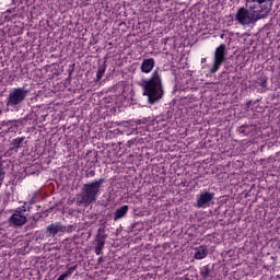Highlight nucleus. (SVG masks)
<instances>
[{
	"label": "nucleus",
	"instance_id": "1",
	"mask_svg": "<svg viewBox=\"0 0 280 280\" xmlns=\"http://www.w3.org/2000/svg\"><path fill=\"white\" fill-rule=\"evenodd\" d=\"M162 73L161 68H155L149 79L142 80L143 95L148 97L149 104H156L164 95Z\"/></svg>",
	"mask_w": 280,
	"mask_h": 280
},
{
	"label": "nucleus",
	"instance_id": "2",
	"mask_svg": "<svg viewBox=\"0 0 280 280\" xmlns=\"http://www.w3.org/2000/svg\"><path fill=\"white\" fill-rule=\"evenodd\" d=\"M106 179L98 178L84 184L81 191L77 195V205L79 207H90L97 200V196L102 194V187Z\"/></svg>",
	"mask_w": 280,
	"mask_h": 280
},
{
	"label": "nucleus",
	"instance_id": "3",
	"mask_svg": "<svg viewBox=\"0 0 280 280\" xmlns=\"http://www.w3.org/2000/svg\"><path fill=\"white\" fill-rule=\"evenodd\" d=\"M30 90L25 88H13L5 100V106L9 110H19L21 104L27 100Z\"/></svg>",
	"mask_w": 280,
	"mask_h": 280
},
{
	"label": "nucleus",
	"instance_id": "4",
	"mask_svg": "<svg viewBox=\"0 0 280 280\" xmlns=\"http://www.w3.org/2000/svg\"><path fill=\"white\" fill-rule=\"evenodd\" d=\"M265 11L261 13L256 10H249L244 7L240 8L235 14V21L240 23V25H250V23H255V21H260V19H266Z\"/></svg>",
	"mask_w": 280,
	"mask_h": 280
},
{
	"label": "nucleus",
	"instance_id": "5",
	"mask_svg": "<svg viewBox=\"0 0 280 280\" xmlns=\"http://www.w3.org/2000/svg\"><path fill=\"white\" fill-rule=\"evenodd\" d=\"M226 58V45L221 44L219 47L214 50V59L212 68L210 69V73H218L220 71V67H222V62H224Z\"/></svg>",
	"mask_w": 280,
	"mask_h": 280
},
{
	"label": "nucleus",
	"instance_id": "6",
	"mask_svg": "<svg viewBox=\"0 0 280 280\" xmlns=\"http://www.w3.org/2000/svg\"><path fill=\"white\" fill-rule=\"evenodd\" d=\"M27 209L25 206H22V208H19L14 211V213L9 218V224L10 226H14V229H19V226H24V224L27 223V217L23 213H25Z\"/></svg>",
	"mask_w": 280,
	"mask_h": 280
},
{
	"label": "nucleus",
	"instance_id": "7",
	"mask_svg": "<svg viewBox=\"0 0 280 280\" xmlns=\"http://www.w3.org/2000/svg\"><path fill=\"white\" fill-rule=\"evenodd\" d=\"M73 225L66 226L61 222H55L46 228V234L48 237H56L58 233H71Z\"/></svg>",
	"mask_w": 280,
	"mask_h": 280
},
{
	"label": "nucleus",
	"instance_id": "8",
	"mask_svg": "<svg viewBox=\"0 0 280 280\" xmlns=\"http://www.w3.org/2000/svg\"><path fill=\"white\" fill-rule=\"evenodd\" d=\"M246 8L249 10H256L258 13H264V16L270 14V7H268V0H246Z\"/></svg>",
	"mask_w": 280,
	"mask_h": 280
},
{
	"label": "nucleus",
	"instance_id": "9",
	"mask_svg": "<svg viewBox=\"0 0 280 280\" xmlns=\"http://www.w3.org/2000/svg\"><path fill=\"white\" fill-rule=\"evenodd\" d=\"M104 233H106V230L104 228H100L97 230V234L95 238L96 245L94 247L95 255H102V250H104V246H106V240L108 235Z\"/></svg>",
	"mask_w": 280,
	"mask_h": 280
},
{
	"label": "nucleus",
	"instance_id": "10",
	"mask_svg": "<svg viewBox=\"0 0 280 280\" xmlns=\"http://www.w3.org/2000/svg\"><path fill=\"white\" fill-rule=\"evenodd\" d=\"M214 194L205 191L197 196V207L198 209H207L210 207L211 202L213 201Z\"/></svg>",
	"mask_w": 280,
	"mask_h": 280
},
{
	"label": "nucleus",
	"instance_id": "11",
	"mask_svg": "<svg viewBox=\"0 0 280 280\" xmlns=\"http://www.w3.org/2000/svg\"><path fill=\"white\" fill-rule=\"evenodd\" d=\"M21 126V120H3L0 125V129L4 135H8V132H18Z\"/></svg>",
	"mask_w": 280,
	"mask_h": 280
},
{
	"label": "nucleus",
	"instance_id": "12",
	"mask_svg": "<svg viewBox=\"0 0 280 280\" xmlns=\"http://www.w3.org/2000/svg\"><path fill=\"white\" fill-rule=\"evenodd\" d=\"M10 172V161L3 160L2 156H0V187L3 185V180H5V174Z\"/></svg>",
	"mask_w": 280,
	"mask_h": 280
},
{
	"label": "nucleus",
	"instance_id": "13",
	"mask_svg": "<svg viewBox=\"0 0 280 280\" xmlns=\"http://www.w3.org/2000/svg\"><path fill=\"white\" fill-rule=\"evenodd\" d=\"M156 65V60L154 58L143 59L142 63L140 65L141 73H152Z\"/></svg>",
	"mask_w": 280,
	"mask_h": 280
},
{
	"label": "nucleus",
	"instance_id": "14",
	"mask_svg": "<svg viewBox=\"0 0 280 280\" xmlns=\"http://www.w3.org/2000/svg\"><path fill=\"white\" fill-rule=\"evenodd\" d=\"M213 267L211 265H205L200 268V277L203 280H211L213 279Z\"/></svg>",
	"mask_w": 280,
	"mask_h": 280
},
{
	"label": "nucleus",
	"instance_id": "15",
	"mask_svg": "<svg viewBox=\"0 0 280 280\" xmlns=\"http://www.w3.org/2000/svg\"><path fill=\"white\" fill-rule=\"evenodd\" d=\"M207 255H209V249L207 246L201 245L195 248L194 259L201 260L207 258Z\"/></svg>",
	"mask_w": 280,
	"mask_h": 280
},
{
	"label": "nucleus",
	"instance_id": "16",
	"mask_svg": "<svg viewBox=\"0 0 280 280\" xmlns=\"http://www.w3.org/2000/svg\"><path fill=\"white\" fill-rule=\"evenodd\" d=\"M129 209H130V207H128L126 205L116 209L114 217H113L114 222L121 220V218H126V215H128Z\"/></svg>",
	"mask_w": 280,
	"mask_h": 280
},
{
	"label": "nucleus",
	"instance_id": "17",
	"mask_svg": "<svg viewBox=\"0 0 280 280\" xmlns=\"http://www.w3.org/2000/svg\"><path fill=\"white\" fill-rule=\"evenodd\" d=\"M9 32L12 34V36H21V34H23V23L18 22L10 27Z\"/></svg>",
	"mask_w": 280,
	"mask_h": 280
},
{
	"label": "nucleus",
	"instance_id": "18",
	"mask_svg": "<svg viewBox=\"0 0 280 280\" xmlns=\"http://www.w3.org/2000/svg\"><path fill=\"white\" fill-rule=\"evenodd\" d=\"M23 141H25V137H18L11 141V148L10 150H15V152L21 149Z\"/></svg>",
	"mask_w": 280,
	"mask_h": 280
},
{
	"label": "nucleus",
	"instance_id": "19",
	"mask_svg": "<svg viewBox=\"0 0 280 280\" xmlns=\"http://www.w3.org/2000/svg\"><path fill=\"white\" fill-rule=\"evenodd\" d=\"M21 15L16 13H12V10H7L4 13H2V19L7 22L14 23L15 19H19Z\"/></svg>",
	"mask_w": 280,
	"mask_h": 280
},
{
	"label": "nucleus",
	"instance_id": "20",
	"mask_svg": "<svg viewBox=\"0 0 280 280\" xmlns=\"http://www.w3.org/2000/svg\"><path fill=\"white\" fill-rule=\"evenodd\" d=\"M253 130H255V126L253 125H243L238 128V132H241V135H244L245 137L252 135Z\"/></svg>",
	"mask_w": 280,
	"mask_h": 280
},
{
	"label": "nucleus",
	"instance_id": "21",
	"mask_svg": "<svg viewBox=\"0 0 280 280\" xmlns=\"http://www.w3.org/2000/svg\"><path fill=\"white\" fill-rule=\"evenodd\" d=\"M77 269H78V265L69 267L68 270L63 272L57 280H66L67 277H71V275H73V272H75Z\"/></svg>",
	"mask_w": 280,
	"mask_h": 280
},
{
	"label": "nucleus",
	"instance_id": "22",
	"mask_svg": "<svg viewBox=\"0 0 280 280\" xmlns=\"http://www.w3.org/2000/svg\"><path fill=\"white\" fill-rule=\"evenodd\" d=\"M106 62H104L102 66H98V70L96 72V82H100L104 73H106Z\"/></svg>",
	"mask_w": 280,
	"mask_h": 280
},
{
	"label": "nucleus",
	"instance_id": "23",
	"mask_svg": "<svg viewBox=\"0 0 280 280\" xmlns=\"http://www.w3.org/2000/svg\"><path fill=\"white\" fill-rule=\"evenodd\" d=\"M256 84H258V86H262V89H266L268 86V77H260L257 79Z\"/></svg>",
	"mask_w": 280,
	"mask_h": 280
},
{
	"label": "nucleus",
	"instance_id": "24",
	"mask_svg": "<svg viewBox=\"0 0 280 280\" xmlns=\"http://www.w3.org/2000/svg\"><path fill=\"white\" fill-rule=\"evenodd\" d=\"M28 201L24 202V205H36V202H38V192H34L33 195L28 196Z\"/></svg>",
	"mask_w": 280,
	"mask_h": 280
},
{
	"label": "nucleus",
	"instance_id": "25",
	"mask_svg": "<svg viewBox=\"0 0 280 280\" xmlns=\"http://www.w3.org/2000/svg\"><path fill=\"white\" fill-rule=\"evenodd\" d=\"M85 178H95V170L86 171Z\"/></svg>",
	"mask_w": 280,
	"mask_h": 280
},
{
	"label": "nucleus",
	"instance_id": "26",
	"mask_svg": "<svg viewBox=\"0 0 280 280\" xmlns=\"http://www.w3.org/2000/svg\"><path fill=\"white\" fill-rule=\"evenodd\" d=\"M13 1V5H22V3H25L26 0H12Z\"/></svg>",
	"mask_w": 280,
	"mask_h": 280
},
{
	"label": "nucleus",
	"instance_id": "27",
	"mask_svg": "<svg viewBox=\"0 0 280 280\" xmlns=\"http://www.w3.org/2000/svg\"><path fill=\"white\" fill-rule=\"evenodd\" d=\"M132 145H135V140H129L127 142V148H132Z\"/></svg>",
	"mask_w": 280,
	"mask_h": 280
},
{
	"label": "nucleus",
	"instance_id": "28",
	"mask_svg": "<svg viewBox=\"0 0 280 280\" xmlns=\"http://www.w3.org/2000/svg\"><path fill=\"white\" fill-rule=\"evenodd\" d=\"M26 207H27V208H25V209H26V211H28V212H30V211H32V207H34V205H26Z\"/></svg>",
	"mask_w": 280,
	"mask_h": 280
},
{
	"label": "nucleus",
	"instance_id": "29",
	"mask_svg": "<svg viewBox=\"0 0 280 280\" xmlns=\"http://www.w3.org/2000/svg\"><path fill=\"white\" fill-rule=\"evenodd\" d=\"M103 261H104V258H103V256H101L98 259H97V264L100 265V264H103Z\"/></svg>",
	"mask_w": 280,
	"mask_h": 280
},
{
	"label": "nucleus",
	"instance_id": "30",
	"mask_svg": "<svg viewBox=\"0 0 280 280\" xmlns=\"http://www.w3.org/2000/svg\"><path fill=\"white\" fill-rule=\"evenodd\" d=\"M3 36H4V33H3V31L0 30V40L3 39Z\"/></svg>",
	"mask_w": 280,
	"mask_h": 280
},
{
	"label": "nucleus",
	"instance_id": "31",
	"mask_svg": "<svg viewBox=\"0 0 280 280\" xmlns=\"http://www.w3.org/2000/svg\"><path fill=\"white\" fill-rule=\"evenodd\" d=\"M4 156H10V151L4 152Z\"/></svg>",
	"mask_w": 280,
	"mask_h": 280
}]
</instances>
